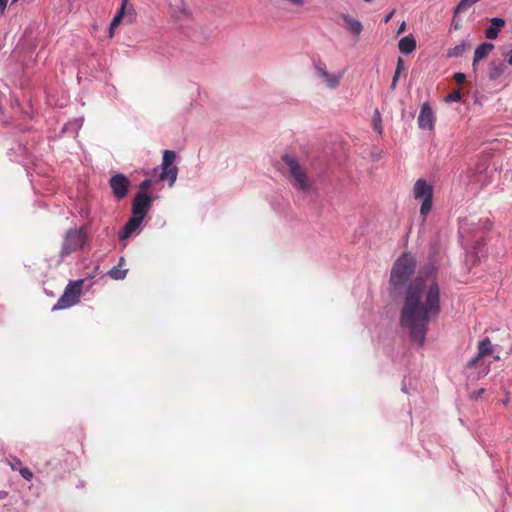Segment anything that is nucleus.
<instances>
[{"label": "nucleus", "instance_id": "nucleus-21", "mask_svg": "<svg viewBox=\"0 0 512 512\" xmlns=\"http://www.w3.org/2000/svg\"><path fill=\"white\" fill-rule=\"evenodd\" d=\"M128 270L120 269L119 266H114L108 272V275L115 280H123L127 275Z\"/></svg>", "mask_w": 512, "mask_h": 512}, {"label": "nucleus", "instance_id": "nucleus-16", "mask_svg": "<svg viewBox=\"0 0 512 512\" xmlns=\"http://www.w3.org/2000/svg\"><path fill=\"white\" fill-rule=\"evenodd\" d=\"M507 70V64L504 61L493 60L489 64V78L490 80H497Z\"/></svg>", "mask_w": 512, "mask_h": 512}, {"label": "nucleus", "instance_id": "nucleus-34", "mask_svg": "<svg viewBox=\"0 0 512 512\" xmlns=\"http://www.w3.org/2000/svg\"><path fill=\"white\" fill-rule=\"evenodd\" d=\"M468 177H469L472 181H477V182H480V181H481V179H480L478 176H476V175H470V174H469V175H468Z\"/></svg>", "mask_w": 512, "mask_h": 512}, {"label": "nucleus", "instance_id": "nucleus-17", "mask_svg": "<svg viewBox=\"0 0 512 512\" xmlns=\"http://www.w3.org/2000/svg\"><path fill=\"white\" fill-rule=\"evenodd\" d=\"M472 47V44L469 40L463 39L459 44L456 46L448 49L447 51V57L454 58V57H460L466 52H468Z\"/></svg>", "mask_w": 512, "mask_h": 512}, {"label": "nucleus", "instance_id": "nucleus-11", "mask_svg": "<svg viewBox=\"0 0 512 512\" xmlns=\"http://www.w3.org/2000/svg\"><path fill=\"white\" fill-rule=\"evenodd\" d=\"M142 221L143 219L132 216L119 233V238L124 240L132 236V234L140 228Z\"/></svg>", "mask_w": 512, "mask_h": 512}, {"label": "nucleus", "instance_id": "nucleus-27", "mask_svg": "<svg viewBox=\"0 0 512 512\" xmlns=\"http://www.w3.org/2000/svg\"><path fill=\"white\" fill-rule=\"evenodd\" d=\"M453 79L457 82V83H463L465 80H466V75L464 73H461V72H457L453 75Z\"/></svg>", "mask_w": 512, "mask_h": 512}, {"label": "nucleus", "instance_id": "nucleus-37", "mask_svg": "<svg viewBox=\"0 0 512 512\" xmlns=\"http://www.w3.org/2000/svg\"><path fill=\"white\" fill-rule=\"evenodd\" d=\"M124 262H125V259H124L123 257H121V258H120V260H119V267H120L121 265H123V263H124Z\"/></svg>", "mask_w": 512, "mask_h": 512}, {"label": "nucleus", "instance_id": "nucleus-38", "mask_svg": "<svg viewBox=\"0 0 512 512\" xmlns=\"http://www.w3.org/2000/svg\"><path fill=\"white\" fill-rule=\"evenodd\" d=\"M365 2H371L372 0H364Z\"/></svg>", "mask_w": 512, "mask_h": 512}, {"label": "nucleus", "instance_id": "nucleus-19", "mask_svg": "<svg viewBox=\"0 0 512 512\" xmlns=\"http://www.w3.org/2000/svg\"><path fill=\"white\" fill-rule=\"evenodd\" d=\"M178 169L176 166L165 167L162 166V172L160 174V180L168 181L169 186H173L177 179Z\"/></svg>", "mask_w": 512, "mask_h": 512}, {"label": "nucleus", "instance_id": "nucleus-12", "mask_svg": "<svg viewBox=\"0 0 512 512\" xmlns=\"http://www.w3.org/2000/svg\"><path fill=\"white\" fill-rule=\"evenodd\" d=\"M493 350V345L489 338H485L478 344V354L468 362L469 367H473L479 359L490 354Z\"/></svg>", "mask_w": 512, "mask_h": 512}, {"label": "nucleus", "instance_id": "nucleus-4", "mask_svg": "<svg viewBox=\"0 0 512 512\" xmlns=\"http://www.w3.org/2000/svg\"><path fill=\"white\" fill-rule=\"evenodd\" d=\"M86 240L87 234L84 227L67 230L62 243L60 258L64 259L70 254L81 250Z\"/></svg>", "mask_w": 512, "mask_h": 512}, {"label": "nucleus", "instance_id": "nucleus-24", "mask_svg": "<svg viewBox=\"0 0 512 512\" xmlns=\"http://www.w3.org/2000/svg\"><path fill=\"white\" fill-rule=\"evenodd\" d=\"M444 100L447 103L458 102L461 100V93L459 90H454L450 94H448Z\"/></svg>", "mask_w": 512, "mask_h": 512}, {"label": "nucleus", "instance_id": "nucleus-29", "mask_svg": "<svg viewBox=\"0 0 512 512\" xmlns=\"http://www.w3.org/2000/svg\"><path fill=\"white\" fill-rule=\"evenodd\" d=\"M21 465V461L17 458H14L12 462H10V466L13 470H17L18 466Z\"/></svg>", "mask_w": 512, "mask_h": 512}, {"label": "nucleus", "instance_id": "nucleus-36", "mask_svg": "<svg viewBox=\"0 0 512 512\" xmlns=\"http://www.w3.org/2000/svg\"><path fill=\"white\" fill-rule=\"evenodd\" d=\"M7 495L6 492L0 491V499H3Z\"/></svg>", "mask_w": 512, "mask_h": 512}, {"label": "nucleus", "instance_id": "nucleus-13", "mask_svg": "<svg viewBox=\"0 0 512 512\" xmlns=\"http://www.w3.org/2000/svg\"><path fill=\"white\" fill-rule=\"evenodd\" d=\"M341 19L343 20L346 29L351 34H353L356 37H358L361 34V32L363 30V25H362V23L360 21H358L357 19L353 18L349 14H342L341 15Z\"/></svg>", "mask_w": 512, "mask_h": 512}, {"label": "nucleus", "instance_id": "nucleus-35", "mask_svg": "<svg viewBox=\"0 0 512 512\" xmlns=\"http://www.w3.org/2000/svg\"><path fill=\"white\" fill-rule=\"evenodd\" d=\"M483 392H484V389L478 390L477 393H476V397L481 396Z\"/></svg>", "mask_w": 512, "mask_h": 512}, {"label": "nucleus", "instance_id": "nucleus-23", "mask_svg": "<svg viewBox=\"0 0 512 512\" xmlns=\"http://www.w3.org/2000/svg\"><path fill=\"white\" fill-rule=\"evenodd\" d=\"M402 68H403V60L401 58H398L397 67H396V70H395V73H394V76H393V79H392V83H391V88L392 89H394L396 87V85H397V82H398L399 76L401 74Z\"/></svg>", "mask_w": 512, "mask_h": 512}, {"label": "nucleus", "instance_id": "nucleus-32", "mask_svg": "<svg viewBox=\"0 0 512 512\" xmlns=\"http://www.w3.org/2000/svg\"><path fill=\"white\" fill-rule=\"evenodd\" d=\"M506 61L509 65H512V49L505 54Z\"/></svg>", "mask_w": 512, "mask_h": 512}, {"label": "nucleus", "instance_id": "nucleus-1", "mask_svg": "<svg viewBox=\"0 0 512 512\" xmlns=\"http://www.w3.org/2000/svg\"><path fill=\"white\" fill-rule=\"evenodd\" d=\"M441 311L440 288L430 277H417L407 287L400 310L399 324L412 342L423 346L428 325Z\"/></svg>", "mask_w": 512, "mask_h": 512}, {"label": "nucleus", "instance_id": "nucleus-25", "mask_svg": "<svg viewBox=\"0 0 512 512\" xmlns=\"http://www.w3.org/2000/svg\"><path fill=\"white\" fill-rule=\"evenodd\" d=\"M373 122H374V129L378 132H382V126H381V116L380 112L376 109L373 115Z\"/></svg>", "mask_w": 512, "mask_h": 512}, {"label": "nucleus", "instance_id": "nucleus-8", "mask_svg": "<svg viewBox=\"0 0 512 512\" xmlns=\"http://www.w3.org/2000/svg\"><path fill=\"white\" fill-rule=\"evenodd\" d=\"M152 199L146 192H139L132 203V216L144 219L151 207Z\"/></svg>", "mask_w": 512, "mask_h": 512}, {"label": "nucleus", "instance_id": "nucleus-31", "mask_svg": "<svg viewBox=\"0 0 512 512\" xmlns=\"http://www.w3.org/2000/svg\"><path fill=\"white\" fill-rule=\"evenodd\" d=\"M405 30H406V23H405V21H403V22L399 25V27H398V29H397V35L402 34Z\"/></svg>", "mask_w": 512, "mask_h": 512}, {"label": "nucleus", "instance_id": "nucleus-30", "mask_svg": "<svg viewBox=\"0 0 512 512\" xmlns=\"http://www.w3.org/2000/svg\"><path fill=\"white\" fill-rule=\"evenodd\" d=\"M8 0H0V15L4 13Z\"/></svg>", "mask_w": 512, "mask_h": 512}, {"label": "nucleus", "instance_id": "nucleus-15", "mask_svg": "<svg viewBox=\"0 0 512 512\" xmlns=\"http://www.w3.org/2000/svg\"><path fill=\"white\" fill-rule=\"evenodd\" d=\"M505 26V20L502 18L494 17L490 19V26L485 31L487 39L494 40L497 38L500 30Z\"/></svg>", "mask_w": 512, "mask_h": 512}, {"label": "nucleus", "instance_id": "nucleus-10", "mask_svg": "<svg viewBox=\"0 0 512 512\" xmlns=\"http://www.w3.org/2000/svg\"><path fill=\"white\" fill-rule=\"evenodd\" d=\"M417 122L419 128L422 130L431 131L434 129L435 116L428 103H424L421 106Z\"/></svg>", "mask_w": 512, "mask_h": 512}, {"label": "nucleus", "instance_id": "nucleus-22", "mask_svg": "<svg viewBox=\"0 0 512 512\" xmlns=\"http://www.w3.org/2000/svg\"><path fill=\"white\" fill-rule=\"evenodd\" d=\"M175 159H176V154L174 151L165 150L164 154H163L161 166H165V167L174 166L173 162L175 161Z\"/></svg>", "mask_w": 512, "mask_h": 512}, {"label": "nucleus", "instance_id": "nucleus-3", "mask_svg": "<svg viewBox=\"0 0 512 512\" xmlns=\"http://www.w3.org/2000/svg\"><path fill=\"white\" fill-rule=\"evenodd\" d=\"M415 260L411 254H403L393 265L390 286L396 291L402 288L415 271Z\"/></svg>", "mask_w": 512, "mask_h": 512}, {"label": "nucleus", "instance_id": "nucleus-28", "mask_svg": "<svg viewBox=\"0 0 512 512\" xmlns=\"http://www.w3.org/2000/svg\"><path fill=\"white\" fill-rule=\"evenodd\" d=\"M150 185H151V181L149 179L144 180L140 184L141 192H145L147 189H149Z\"/></svg>", "mask_w": 512, "mask_h": 512}, {"label": "nucleus", "instance_id": "nucleus-2", "mask_svg": "<svg viewBox=\"0 0 512 512\" xmlns=\"http://www.w3.org/2000/svg\"><path fill=\"white\" fill-rule=\"evenodd\" d=\"M282 161L288 168L292 186L303 193H309L312 188L313 181L310 179L306 169L300 164L298 159L293 155L284 154L282 156Z\"/></svg>", "mask_w": 512, "mask_h": 512}, {"label": "nucleus", "instance_id": "nucleus-7", "mask_svg": "<svg viewBox=\"0 0 512 512\" xmlns=\"http://www.w3.org/2000/svg\"><path fill=\"white\" fill-rule=\"evenodd\" d=\"M315 73L321 84L331 90H335L340 86L344 74L343 72L328 71L326 65L323 63L315 65Z\"/></svg>", "mask_w": 512, "mask_h": 512}, {"label": "nucleus", "instance_id": "nucleus-6", "mask_svg": "<svg viewBox=\"0 0 512 512\" xmlns=\"http://www.w3.org/2000/svg\"><path fill=\"white\" fill-rule=\"evenodd\" d=\"M82 283V280L69 283L52 310H62L75 305L79 301Z\"/></svg>", "mask_w": 512, "mask_h": 512}, {"label": "nucleus", "instance_id": "nucleus-14", "mask_svg": "<svg viewBox=\"0 0 512 512\" xmlns=\"http://www.w3.org/2000/svg\"><path fill=\"white\" fill-rule=\"evenodd\" d=\"M493 49L494 45L489 42L482 43L476 48L472 61V67L474 70H476L478 62L486 58Z\"/></svg>", "mask_w": 512, "mask_h": 512}, {"label": "nucleus", "instance_id": "nucleus-39", "mask_svg": "<svg viewBox=\"0 0 512 512\" xmlns=\"http://www.w3.org/2000/svg\"><path fill=\"white\" fill-rule=\"evenodd\" d=\"M16 0H13V2H15Z\"/></svg>", "mask_w": 512, "mask_h": 512}, {"label": "nucleus", "instance_id": "nucleus-20", "mask_svg": "<svg viewBox=\"0 0 512 512\" xmlns=\"http://www.w3.org/2000/svg\"><path fill=\"white\" fill-rule=\"evenodd\" d=\"M127 4H128V0H122L121 8L116 13V15L114 16V18L112 19V21L110 23V30L111 31L115 27H117L118 24L120 23V21L123 19L124 15H125V12H126Z\"/></svg>", "mask_w": 512, "mask_h": 512}, {"label": "nucleus", "instance_id": "nucleus-26", "mask_svg": "<svg viewBox=\"0 0 512 512\" xmlns=\"http://www.w3.org/2000/svg\"><path fill=\"white\" fill-rule=\"evenodd\" d=\"M19 472H20L21 476L24 479H26L27 481H30L33 478V473L31 472L30 469H28L26 467H20Z\"/></svg>", "mask_w": 512, "mask_h": 512}, {"label": "nucleus", "instance_id": "nucleus-9", "mask_svg": "<svg viewBox=\"0 0 512 512\" xmlns=\"http://www.w3.org/2000/svg\"><path fill=\"white\" fill-rule=\"evenodd\" d=\"M129 185V180L123 174H116L110 179V187L113 195L119 200L126 197Z\"/></svg>", "mask_w": 512, "mask_h": 512}, {"label": "nucleus", "instance_id": "nucleus-33", "mask_svg": "<svg viewBox=\"0 0 512 512\" xmlns=\"http://www.w3.org/2000/svg\"><path fill=\"white\" fill-rule=\"evenodd\" d=\"M394 13H395V10H392L391 12H389V13L385 16V18H384V22H385V23H388V22L391 20V18H392V16L394 15Z\"/></svg>", "mask_w": 512, "mask_h": 512}, {"label": "nucleus", "instance_id": "nucleus-5", "mask_svg": "<svg viewBox=\"0 0 512 512\" xmlns=\"http://www.w3.org/2000/svg\"><path fill=\"white\" fill-rule=\"evenodd\" d=\"M413 197L421 201L420 214L425 220L432 209L433 186L425 179H418L413 186Z\"/></svg>", "mask_w": 512, "mask_h": 512}, {"label": "nucleus", "instance_id": "nucleus-18", "mask_svg": "<svg viewBox=\"0 0 512 512\" xmlns=\"http://www.w3.org/2000/svg\"><path fill=\"white\" fill-rule=\"evenodd\" d=\"M398 48L403 54H410L416 49V40L413 35L409 34L399 40Z\"/></svg>", "mask_w": 512, "mask_h": 512}]
</instances>
